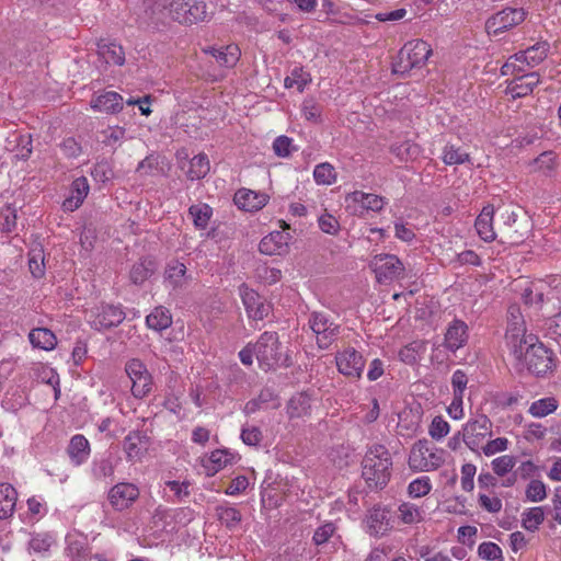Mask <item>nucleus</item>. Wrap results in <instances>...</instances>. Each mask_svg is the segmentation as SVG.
I'll list each match as a JSON object with an SVG mask.
<instances>
[{"mask_svg":"<svg viewBox=\"0 0 561 561\" xmlns=\"http://www.w3.org/2000/svg\"><path fill=\"white\" fill-rule=\"evenodd\" d=\"M511 350L515 359L538 377L545 376L556 367L553 353L534 334H522Z\"/></svg>","mask_w":561,"mask_h":561,"instance_id":"1","label":"nucleus"},{"mask_svg":"<svg viewBox=\"0 0 561 561\" xmlns=\"http://www.w3.org/2000/svg\"><path fill=\"white\" fill-rule=\"evenodd\" d=\"M363 472L369 488L383 489L390 480L392 459L383 445L371 446L362 461Z\"/></svg>","mask_w":561,"mask_h":561,"instance_id":"2","label":"nucleus"},{"mask_svg":"<svg viewBox=\"0 0 561 561\" xmlns=\"http://www.w3.org/2000/svg\"><path fill=\"white\" fill-rule=\"evenodd\" d=\"M432 55L431 45L423 39H414L404 44L399 50L398 56L392 64V72L405 76L413 69H420L425 66L428 57Z\"/></svg>","mask_w":561,"mask_h":561,"instance_id":"3","label":"nucleus"},{"mask_svg":"<svg viewBox=\"0 0 561 561\" xmlns=\"http://www.w3.org/2000/svg\"><path fill=\"white\" fill-rule=\"evenodd\" d=\"M254 353L261 369L268 371L283 364V353L276 332H264L254 344Z\"/></svg>","mask_w":561,"mask_h":561,"instance_id":"4","label":"nucleus"},{"mask_svg":"<svg viewBox=\"0 0 561 561\" xmlns=\"http://www.w3.org/2000/svg\"><path fill=\"white\" fill-rule=\"evenodd\" d=\"M308 324L316 335L317 345L321 350L329 348L341 333L340 324L335 323L324 312H311Z\"/></svg>","mask_w":561,"mask_h":561,"instance_id":"5","label":"nucleus"},{"mask_svg":"<svg viewBox=\"0 0 561 561\" xmlns=\"http://www.w3.org/2000/svg\"><path fill=\"white\" fill-rule=\"evenodd\" d=\"M170 14L181 24H194L207 19V5L202 0H172Z\"/></svg>","mask_w":561,"mask_h":561,"instance_id":"6","label":"nucleus"},{"mask_svg":"<svg viewBox=\"0 0 561 561\" xmlns=\"http://www.w3.org/2000/svg\"><path fill=\"white\" fill-rule=\"evenodd\" d=\"M527 14L523 8L506 7L486 20L485 31L489 35H499L523 23Z\"/></svg>","mask_w":561,"mask_h":561,"instance_id":"7","label":"nucleus"},{"mask_svg":"<svg viewBox=\"0 0 561 561\" xmlns=\"http://www.w3.org/2000/svg\"><path fill=\"white\" fill-rule=\"evenodd\" d=\"M378 283H389L404 276V265L393 254H377L369 262Z\"/></svg>","mask_w":561,"mask_h":561,"instance_id":"8","label":"nucleus"},{"mask_svg":"<svg viewBox=\"0 0 561 561\" xmlns=\"http://www.w3.org/2000/svg\"><path fill=\"white\" fill-rule=\"evenodd\" d=\"M125 371L131 381V393L141 399L152 390V376L146 365L138 358H131L125 364Z\"/></svg>","mask_w":561,"mask_h":561,"instance_id":"9","label":"nucleus"},{"mask_svg":"<svg viewBox=\"0 0 561 561\" xmlns=\"http://www.w3.org/2000/svg\"><path fill=\"white\" fill-rule=\"evenodd\" d=\"M428 440H419L411 449L409 466L415 471H431L439 468L444 462L440 454L428 447Z\"/></svg>","mask_w":561,"mask_h":561,"instance_id":"10","label":"nucleus"},{"mask_svg":"<svg viewBox=\"0 0 561 561\" xmlns=\"http://www.w3.org/2000/svg\"><path fill=\"white\" fill-rule=\"evenodd\" d=\"M492 422L486 415L470 420L463 427L462 440L471 450H476L482 440L492 434Z\"/></svg>","mask_w":561,"mask_h":561,"instance_id":"11","label":"nucleus"},{"mask_svg":"<svg viewBox=\"0 0 561 561\" xmlns=\"http://www.w3.org/2000/svg\"><path fill=\"white\" fill-rule=\"evenodd\" d=\"M337 370L347 377L360 378L365 359L362 354L353 347H347L343 352H339L335 356Z\"/></svg>","mask_w":561,"mask_h":561,"instance_id":"12","label":"nucleus"},{"mask_svg":"<svg viewBox=\"0 0 561 561\" xmlns=\"http://www.w3.org/2000/svg\"><path fill=\"white\" fill-rule=\"evenodd\" d=\"M243 306L249 318L253 320H263L270 312V306L265 304V299L255 290L249 288L245 284L239 287Z\"/></svg>","mask_w":561,"mask_h":561,"instance_id":"13","label":"nucleus"},{"mask_svg":"<svg viewBox=\"0 0 561 561\" xmlns=\"http://www.w3.org/2000/svg\"><path fill=\"white\" fill-rule=\"evenodd\" d=\"M282 228L283 231H273L261 240L259 244L261 253L267 255H280L287 251L291 236L290 233L285 232V230L289 229V225L282 221Z\"/></svg>","mask_w":561,"mask_h":561,"instance_id":"14","label":"nucleus"},{"mask_svg":"<svg viewBox=\"0 0 561 561\" xmlns=\"http://www.w3.org/2000/svg\"><path fill=\"white\" fill-rule=\"evenodd\" d=\"M138 496V488L126 482L115 484L108 492L110 503L116 511L128 508Z\"/></svg>","mask_w":561,"mask_h":561,"instance_id":"15","label":"nucleus"},{"mask_svg":"<svg viewBox=\"0 0 561 561\" xmlns=\"http://www.w3.org/2000/svg\"><path fill=\"white\" fill-rule=\"evenodd\" d=\"M125 319V312L121 307L113 305L102 306L92 320V327L98 330H108L119 325Z\"/></svg>","mask_w":561,"mask_h":561,"instance_id":"16","label":"nucleus"},{"mask_svg":"<svg viewBox=\"0 0 561 561\" xmlns=\"http://www.w3.org/2000/svg\"><path fill=\"white\" fill-rule=\"evenodd\" d=\"M66 453L73 466H81L90 457V443L82 434H76L71 437Z\"/></svg>","mask_w":561,"mask_h":561,"instance_id":"17","label":"nucleus"},{"mask_svg":"<svg viewBox=\"0 0 561 561\" xmlns=\"http://www.w3.org/2000/svg\"><path fill=\"white\" fill-rule=\"evenodd\" d=\"M540 82L538 72L524 73L513 79L508 85L507 91L512 94L513 99L523 98L530 94L535 87Z\"/></svg>","mask_w":561,"mask_h":561,"instance_id":"18","label":"nucleus"},{"mask_svg":"<svg viewBox=\"0 0 561 561\" xmlns=\"http://www.w3.org/2000/svg\"><path fill=\"white\" fill-rule=\"evenodd\" d=\"M234 204L247 211L259 210L264 207L268 201L266 194L256 193L250 190H239L234 194Z\"/></svg>","mask_w":561,"mask_h":561,"instance_id":"19","label":"nucleus"},{"mask_svg":"<svg viewBox=\"0 0 561 561\" xmlns=\"http://www.w3.org/2000/svg\"><path fill=\"white\" fill-rule=\"evenodd\" d=\"M493 215L494 208L492 205H486L482 208L481 213L476 219L474 227L480 238L485 242L495 240L496 234L493 229Z\"/></svg>","mask_w":561,"mask_h":561,"instance_id":"20","label":"nucleus"},{"mask_svg":"<svg viewBox=\"0 0 561 561\" xmlns=\"http://www.w3.org/2000/svg\"><path fill=\"white\" fill-rule=\"evenodd\" d=\"M468 327L461 320H455L447 329L445 334V346L455 352L467 342Z\"/></svg>","mask_w":561,"mask_h":561,"instance_id":"21","label":"nucleus"},{"mask_svg":"<svg viewBox=\"0 0 561 561\" xmlns=\"http://www.w3.org/2000/svg\"><path fill=\"white\" fill-rule=\"evenodd\" d=\"M346 202L359 204L362 209L373 211H380L386 204L383 197L376 194L364 193L360 191L350 193L346 196Z\"/></svg>","mask_w":561,"mask_h":561,"instance_id":"22","label":"nucleus"},{"mask_svg":"<svg viewBox=\"0 0 561 561\" xmlns=\"http://www.w3.org/2000/svg\"><path fill=\"white\" fill-rule=\"evenodd\" d=\"M91 104L94 110L113 114L123 108V98L116 92L108 91L93 99Z\"/></svg>","mask_w":561,"mask_h":561,"instance_id":"23","label":"nucleus"},{"mask_svg":"<svg viewBox=\"0 0 561 561\" xmlns=\"http://www.w3.org/2000/svg\"><path fill=\"white\" fill-rule=\"evenodd\" d=\"M98 54L106 64L123 66L125 62V53L121 45L101 39L98 43Z\"/></svg>","mask_w":561,"mask_h":561,"instance_id":"24","label":"nucleus"},{"mask_svg":"<svg viewBox=\"0 0 561 561\" xmlns=\"http://www.w3.org/2000/svg\"><path fill=\"white\" fill-rule=\"evenodd\" d=\"M311 413V398L306 392L293 396L287 404L289 419L308 416Z\"/></svg>","mask_w":561,"mask_h":561,"instance_id":"25","label":"nucleus"},{"mask_svg":"<svg viewBox=\"0 0 561 561\" xmlns=\"http://www.w3.org/2000/svg\"><path fill=\"white\" fill-rule=\"evenodd\" d=\"M147 449V437L140 432H131L124 439V450L129 460L139 458Z\"/></svg>","mask_w":561,"mask_h":561,"instance_id":"26","label":"nucleus"},{"mask_svg":"<svg viewBox=\"0 0 561 561\" xmlns=\"http://www.w3.org/2000/svg\"><path fill=\"white\" fill-rule=\"evenodd\" d=\"M16 491L9 483L0 484V519L12 515L16 503Z\"/></svg>","mask_w":561,"mask_h":561,"instance_id":"27","label":"nucleus"},{"mask_svg":"<svg viewBox=\"0 0 561 561\" xmlns=\"http://www.w3.org/2000/svg\"><path fill=\"white\" fill-rule=\"evenodd\" d=\"M156 263L151 259H142L135 263L130 270V280L135 285H141L156 272Z\"/></svg>","mask_w":561,"mask_h":561,"instance_id":"28","label":"nucleus"},{"mask_svg":"<svg viewBox=\"0 0 561 561\" xmlns=\"http://www.w3.org/2000/svg\"><path fill=\"white\" fill-rule=\"evenodd\" d=\"M30 342L34 347L42 350H53L57 344L55 334L46 328L33 329L28 334Z\"/></svg>","mask_w":561,"mask_h":561,"instance_id":"29","label":"nucleus"},{"mask_svg":"<svg viewBox=\"0 0 561 561\" xmlns=\"http://www.w3.org/2000/svg\"><path fill=\"white\" fill-rule=\"evenodd\" d=\"M146 323L152 330L162 331L172 324V317L167 308L159 306L146 317Z\"/></svg>","mask_w":561,"mask_h":561,"instance_id":"30","label":"nucleus"},{"mask_svg":"<svg viewBox=\"0 0 561 561\" xmlns=\"http://www.w3.org/2000/svg\"><path fill=\"white\" fill-rule=\"evenodd\" d=\"M210 54L217 62L227 68L233 67L240 58V49L237 45H227L220 48H211Z\"/></svg>","mask_w":561,"mask_h":561,"instance_id":"31","label":"nucleus"},{"mask_svg":"<svg viewBox=\"0 0 561 561\" xmlns=\"http://www.w3.org/2000/svg\"><path fill=\"white\" fill-rule=\"evenodd\" d=\"M164 277L174 288L182 287L188 279L186 266L178 260H173L167 265Z\"/></svg>","mask_w":561,"mask_h":561,"instance_id":"32","label":"nucleus"},{"mask_svg":"<svg viewBox=\"0 0 561 561\" xmlns=\"http://www.w3.org/2000/svg\"><path fill=\"white\" fill-rule=\"evenodd\" d=\"M216 517L229 530H234L242 520V514L239 510L232 506L219 505L215 510Z\"/></svg>","mask_w":561,"mask_h":561,"instance_id":"33","label":"nucleus"},{"mask_svg":"<svg viewBox=\"0 0 561 561\" xmlns=\"http://www.w3.org/2000/svg\"><path fill=\"white\" fill-rule=\"evenodd\" d=\"M209 160L206 154L199 153L190 160V168L186 175L190 180H201L209 172Z\"/></svg>","mask_w":561,"mask_h":561,"instance_id":"34","label":"nucleus"},{"mask_svg":"<svg viewBox=\"0 0 561 561\" xmlns=\"http://www.w3.org/2000/svg\"><path fill=\"white\" fill-rule=\"evenodd\" d=\"M388 512L380 507H374L369 512L368 523L371 534L383 535L388 529Z\"/></svg>","mask_w":561,"mask_h":561,"instance_id":"35","label":"nucleus"},{"mask_svg":"<svg viewBox=\"0 0 561 561\" xmlns=\"http://www.w3.org/2000/svg\"><path fill=\"white\" fill-rule=\"evenodd\" d=\"M188 214L197 229H205L213 216V208L207 204H196L188 208Z\"/></svg>","mask_w":561,"mask_h":561,"instance_id":"36","label":"nucleus"},{"mask_svg":"<svg viewBox=\"0 0 561 561\" xmlns=\"http://www.w3.org/2000/svg\"><path fill=\"white\" fill-rule=\"evenodd\" d=\"M510 314H511V319H510V323H508L510 327L507 329L506 339L512 346L514 344V342H518L519 334L520 333L525 334V331L522 328L523 321H522V317L519 314V309L514 306L511 307Z\"/></svg>","mask_w":561,"mask_h":561,"instance_id":"37","label":"nucleus"},{"mask_svg":"<svg viewBox=\"0 0 561 561\" xmlns=\"http://www.w3.org/2000/svg\"><path fill=\"white\" fill-rule=\"evenodd\" d=\"M547 44H536L519 51V56L524 58L526 66L535 67L547 57Z\"/></svg>","mask_w":561,"mask_h":561,"instance_id":"38","label":"nucleus"},{"mask_svg":"<svg viewBox=\"0 0 561 561\" xmlns=\"http://www.w3.org/2000/svg\"><path fill=\"white\" fill-rule=\"evenodd\" d=\"M557 408V400L552 397H548L533 402L529 408V413L535 417H543L554 412Z\"/></svg>","mask_w":561,"mask_h":561,"instance_id":"39","label":"nucleus"},{"mask_svg":"<svg viewBox=\"0 0 561 561\" xmlns=\"http://www.w3.org/2000/svg\"><path fill=\"white\" fill-rule=\"evenodd\" d=\"M232 459H233L232 455L229 454L227 450H221V449L214 450L209 457L210 466H205L208 471V474H215L221 468H224L228 463H231Z\"/></svg>","mask_w":561,"mask_h":561,"instance_id":"40","label":"nucleus"},{"mask_svg":"<svg viewBox=\"0 0 561 561\" xmlns=\"http://www.w3.org/2000/svg\"><path fill=\"white\" fill-rule=\"evenodd\" d=\"M545 520V512L542 507H533L523 514V527L529 531H535Z\"/></svg>","mask_w":561,"mask_h":561,"instance_id":"41","label":"nucleus"},{"mask_svg":"<svg viewBox=\"0 0 561 561\" xmlns=\"http://www.w3.org/2000/svg\"><path fill=\"white\" fill-rule=\"evenodd\" d=\"M313 178L318 184L330 185L335 181L336 174L333 165L324 162L314 168Z\"/></svg>","mask_w":561,"mask_h":561,"instance_id":"42","label":"nucleus"},{"mask_svg":"<svg viewBox=\"0 0 561 561\" xmlns=\"http://www.w3.org/2000/svg\"><path fill=\"white\" fill-rule=\"evenodd\" d=\"M399 518L404 524L419 523L422 519L421 511L417 506L411 503H402L399 508Z\"/></svg>","mask_w":561,"mask_h":561,"instance_id":"43","label":"nucleus"},{"mask_svg":"<svg viewBox=\"0 0 561 561\" xmlns=\"http://www.w3.org/2000/svg\"><path fill=\"white\" fill-rule=\"evenodd\" d=\"M467 160H469V153L462 151L460 148H456L453 145L445 146L443 161L446 164H461Z\"/></svg>","mask_w":561,"mask_h":561,"instance_id":"44","label":"nucleus"},{"mask_svg":"<svg viewBox=\"0 0 561 561\" xmlns=\"http://www.w3.org/2000/svg\"><path fill=\"white\" fill-rule=\"evenodd\" d=\"M516 465V458L514 456L505 455L495 458L492 461V468L496 476L504 477L513 470Z\"/></svg>","mask_w":561,"mask_h":561,"instance_id":"45","label":"nucleus"},{"mask_svg":"<svg viewBox=\"0 0 561 561\" xmlns=\"http://www.w3.org/2000/svg\"><path fill=\"white\" fill-rule=\"evenodd\" d=\"M526 497L531 502H541L547 497L546 485L540 480H531L526 488Z\"/></svg>","mask_w":561,"mask_h":561,"instance_id":"46","label":"nucleus"},{"mask_svg":"<svg viewBox=\"0 0 561 561\" xmlns=\"http://www.w3.org/2000/svg\"><path fill=\"white\" fill-rule=\"evenodd\" d=\"M432 485L428 477L415 479L408 486L409 494L413 497L425 496L430 493Z\"/></svg>","mask_w":561,"mask_h":561,"instance_id":"47","label":"nucleus"},{"mask_svg":"<svg viewBox=\"0 0 561 561\" xmlns=\"http://www.w3.org/2000/svg\"><path fill=\"white\" fill-rule=\"evenodd\" d=\"M93 476L96 479H105L114 474V465L110 457L95 461L92 468Z\"/></svg>","mask_w":561,"mask_h":561,"instance_id":"48","label":"nucleus"},{"mask_svg":"<svg viewBox=\"0 0 561 561\" xmlns=\"http://www.w3.org/2000/svg\"><path fill=\"white\" fill-rule=\"evenodd\" d=\"M479 556L488 561H495L502 558L501 548L494 542H482L478 549Z\"/></svg>","mask_w":561,"mask_h":561,"instance_id":"49","label":"nucleus"},{"mask_svg":"<svg viewBox=\"0 0 561 561\" xmlns=\"http://www.w3.org/2000/svg\"><path fill=\"white\" fill-rule=\"evenodd\" d=\"M430 435L433 439H440L449 432V424L442 416H435L430 425Z\"/></svg>","mask_w":561,"mask_h":561,"instance_id":"50","label":"nucleus"},{"mask_svg":"<svg viewBox=\"0 0 561 561\" xmlns=\"http://www.w3.org/2000/svg\"><path fill=\"white\" fill-rule=\"evenodd\" d=\"M28 267L32 275L36 278H41L45 274V264H44V255L43 251L39 250L34 252L28 260Z\"/></svg>","mask_w":561,"mask_h":561,"instance_id":"51","label":"nucleus"},{"mask_svg":"<svg viewBox=\"0 0 561 561\" xmlns=\"http://www.w3.org/2000/svg\"><path fill=\"white\" fill-rule=\"evenodd\" d=\"M263 438L262 432L256 426L243 427L241 432V439L245 445L257 446Z\"/></svg>","mask_w":561,"mask_h":561,"instance_id":"52","label":"nucleus"},{"mask_svg":"<svg viewBox=\"0 0 561 561\" xmlns=\"http://www.w3.org/2000/svg\"><path fill=\"white\" fill-rule=\"evenodd\" d=\"M335 531V526L332 523H327L318 527L313 534L312 540L314 545L321 546L332 537Z\"/></svg>","mask_w":561,"mask_h":561,"instance_id":"53","label":"nucleus"},{"mask_svg":"<svg viewBox=\"0 0 561 561\" xmlns=\"http://www.w3.org/2000/svg\"><path fill=\"white\" fill-rule=\"evenodd\" d=\"M523 300L526 305H535L541 308L545 302V295L536 286H531L524 289Z\"/></svg>","mask_w":561,"mask_h":561,"instance_id":"54","label":"nucleus"},{"mask_svg":"<svg viewBox=\"0 0 561 561\" xmlns=\"http://www.w3.org/2000/svg\"><path fill=\"white\" fill-rule=\"evenodd\" d=\"M89 193L88 180L83 176L76 179L71 184V195L77 198V203H82Z\"/></svg>","mask_w":561,"mask_h":561,"instance_id":"55","label":"nucleus"},{"mask_svg":"<svg viewBox=\"0 0 561 561\" xmlns=\"http://www.w3.org/2000/svg\"><path fill=\"white\" fill-rule=\"evenodd\" d=\"M467 382V375L462 370L458 369L453 374L451 385L454 387V396L456 394V399L462 398Z\"/></svg>","mask_w":561,"mask_h":561,"instance_id":"56","label":"nucleus"},{"mask_svg":"<svg viewBox=\"0 0 561 561\" xmlns=\"http://www.w3.org/2000/svg\"><path fill=\"white\" fill-rule=\"evenodd\" d=\"M293 140L287 136H278L273 142V150L276 156L286 158L291 152Z\"/></svg>","mask_w":561,"mask_h":561,"instance_id":"57","label":"nucleus"},{"mask_svg":"<svg viewBox=\"0 0 561 561\" xmlns=\"http://www.w3.org/2000/svg\"><path fill=\"white\" fill-rule=\"evenodd\" d=\"M477 468L472 463H465L461 468V486L465 491L470 492L473 490L474 483L473 478L476 474Z\"/></svg>","mask_w":561,"mask_h":561,"instance_id":"58","label":"nucleus"},{"mask_svg":"<svg viewBox=\"0 0 561 561\" xmlns=\"http://www.w3.org/2000/svg\"><path fill=\"white\" fill-rule=\"evenodd\" d=\"M507 446H508L507 438L497 437L493 440L488 442L486 445L482 447V450L485 456H492L496 453L506 450Z\"/></svg>","mask_w":561,"mask_h":561,"instance_id":"59","label":"nucleus"},{"mask_svg":"<svg viewBox=\"0 0 561 561\" xmlns=\"http://www.w3.org/2000/svg\"><path fill=\"white\" fill-rule=\"evenodd\" d=\"M540 170L551 171L556 167V154L552 151H545L534 160Z\"/></svg>","mask_w":561,"mask_h":561,"instance_id":"60","label":"nucleus"},{"mask_svg":"<svg viewBox=\"0 0 561 561\" xmlns=\"http://www.w3.org/2000/svg\"><path fill=\"white\" fill-rule=\"evenodd\" d=\"M290 80H294L297 89L302 92L305 87L311 81V77L301 67H296L291 70Z\"/></svg>","mask_w":561,"mask_h":561,"instance_id":"61","label":"nucleus"},{"mask_svg":"<svg viewBox=\"0 0 561 561\" xmlns=\"http://www.w3.org/2000/svg\"><path fill=\"white\" fill-rule=\"evenodd\" d=\"M479 504L490 513H499L502 510V501L499 497H489L485 494H480Z\"/></svg>","mask_w":561,"mask_h":561,"instance_id":"62","label":"nucleus"},{"mask_svg":"<svg viewBox=\"0 0 561 561\" xmlns=\"http://www.w3.org/2000/svg\"><path fill=\"white\" fill-rule=\"evenodd\" d=\"M319 227L323 232L334 234L339 230L340 225L332 215L325 214L319 218Z\"/></svg>","mask_w":561,"mask_h":561,"instance_id":"63","label":"nucleus"},{"mask_svg":"<svg viewBox=\"0 0 561 561\" xmlns=\"http://www.w3.org/2000/svg\"><path fill=\"white\" fill-rule=\"evenodd\" d=\"M32 153V138L31 136H21L18 144V152L15 158L20 160H27Z\"/></svg>","mask_w":561,"mask_h":561,"instance_id":"64","label":"nucleus"}]
</instances>
